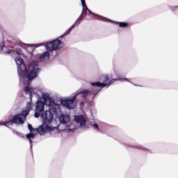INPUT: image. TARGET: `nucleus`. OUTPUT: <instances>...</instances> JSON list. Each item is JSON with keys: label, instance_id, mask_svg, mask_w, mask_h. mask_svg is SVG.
<instances>
[{"label": "nucleus", "instance_id": "412c9836", "mask_svg": "<svg viewBox=\"0 0 178 178\" xmlns=\"http://www.w3.org/2000/svg\"><path fill=\"white\" fill-rule=\"evenodd\" d=\"M170 10H172V12H175V10H177L178 6H170Z\"/></svg>", "mask_w": 178, "mask_h": 178}, {"label": "nucleus", "instance_id": "393cba45", "mask_svg": "<svg viewBox=\"0 0 178 178\" xmlns=\"http://www.w3.org/2000/svg\"><path fill=\"white\" fill-rule=\"evenodd\" d=\"M100 17H102L103 19H104V20H108V22H113V21H112L111 19H108V18H105V17H101V16H100Z\"/></svg>", "mask_w": 178, "mask_h": 178}, {"label": "nucleus", "instance_id": "9b49d317", "mask_svg": "<svg viewBox=\"0 0 178 178\" xmlns=\"http://www.w3.org/2000/svg\"><path fill=\"white\" fill-rule=\"evenodd\" d=\"M24 92L29 95V98L31 101V99H33V97L40 98V95H38V94L39 92H41V91L37 88H31L29 86L24 88Z\"/></svg>", "mask_w": 178, "mask_h": 178}, {"label": "nucleus", "instance_id": "f8f14e48", "mask_svg": "<svg viewBox=\"0 0 178 178\" xmlns=\"http://www.w3.org/2000/svg\"><path fill=\"white\" fill-rule=\"evenodd\" d=\"M45 108V104L44 102L38 101L36 102L35 110V118H40L41 116V112H44Z\"/></svg>", "mask_w": 178, "mask_h": 178}, {"label": "nucleus", "instance_id": "f257e3e1", "mask_svg": "<svg viewBox=\"0 0 178 178\" xmlns=\"http://www.w3.org/2000/svg\"><path fill=\"white\" fill-rule=\"evenodd\" d=\"M17 65V73L22 79H27L29 81H31L38 76V73L41 72L38 61H32L28 67H26L24 60L20 56L15 58Z\"/></svg>", "mask_w": 178, "mask_h": 178}, {"label": "nucleus", "instance_id": "f3484780", "mask_svg": "<svg viewBox=\"0 0 178 178\" xmlns=\"http://www.w3.org/2000/svg\"><path fill=\"white\" fill-rule=\"evenodd\" d=\"M81 5L83 6V8H84V6H85L86 10H88V12H89V13L90 15H95V16H97V14L92 13V11L90 10V9H88V7H87V5L86 4V0H81Z\"/></svg>", "mask_w": 178, "mask_h": 178}, {"label": "nucleus", "instance_id": "a211bd4d", "mask_svg": "<svg viewBox=\"0 0 178 178\" xmlns=\"http://www.w3.org/2000/svg\"><path fill=\"white\" fill-rule=\"evenodd\" d=\"M31 109H33V104L31 103V102H30L26 104V110L22 111V112H28V115H29Z\"/></svg>", "mask_w": 178, "mask_h": 178}, {"label": "nucleus", "instance_id": "6e6552de", "mask_svg": "<svg viewBox=\"0 0 178 178\" xmlns=\"http://www.w3.org/2000/svg\"><path fill=\"white\" fill-rule=\"evenodd\" d=\"M28 129L31 133H33L35 130L38 133H39L40 136H44L45 133H47V131H52L54 130V127H49V125L47 124H43L42 125L40 126V127L37 128L36 129L33 128V126L30 124H28Z\"/></svg>", "mask_w": 178, "mask_h": 178}, {"label": "nucleus", "instance_id": "9d476101", "mask_svg": "<svg viewBox=\"0 0 178 178\" xmlns=\"http://www.w3.org/2000/svg\"><path fill=\"white\" fill-rule=\"evenodd\" d=\"M59 109H57L56 111H54L49 108V110L44 111L41 114L43 122H44V123H51L54 120V115H56Z\"/></svg>", "mask_w": 178, "mask_h": 178}, {"label": "nucleus", "instance_id": "1a4fd4ad", "mask_svg": "<svg viewBox=\"0 0 178 178\" xmlns=\"http://www.w3.org/2000/svg\"><path fill=\"white\" fill-rule=\"evenodd\" d=\"M42 98L44 102L49 101V108L54 112H56L57 109H60V106L58 104L55 103L52 99V97L49 95V93H42Z\"/></svg>", "mask_w": 178, "mask_h": 178}, {"label": "nucleus", "instance_id": "cd10ccee", "mask_svg": "<svg viewBox=\"0 0 178 178\" xmlns=\"http://www.w3.org/2000/svg\"><path fill=\"white\" fill-rule=\"evenodd\" d=\"M68 130H69V131H72V129H69Z\"/></svg>", "mask_w": 178, "mask_h": 178}, {"label": "nucleus", "instance_id": "39448f33", "mask_svg": "<svg viewBox=\"0 0 178 178\" xmlns=\"http://www.w3.org/2000/svg\"><path fill=\"white\" fill-rule=\"evenodd\" d=\"M29 115V111H22L21 113L16 114L13 117V118L8 121L4 122L3 126L8 127V129H12L9 126L12 124H23L26 121V118Z\"/></svg>", "mask_w": 178, "mask_h": 178}, {"label": "nucleus", "instance_id": "423d86ee", "mask_svg": "<svg viewBox=\"0 0 178 178\" xmlns=\"http://www.w3.org/2000/svg\"><path fill=\"white\" fill-rule=\"evenodd\" d=\"M0 49L4 54V55L10 54L11 56L22 55L21 49H17V50H10L8 49V47H5V38L3 36L0 37ZM5 49H7V51Z\"/></svg>", "mask_w": 178, "mask_h": 178}, {"label": "nucleus", "instance_id": "0eeeda50", "mask_svg": "<svg viewBox=\"0 0 178 178\" xmlns=\"http://www.w3.org/2000/svg\"><path fill=\"white\" fill-rule=\"evenodd\" d=\"M115 81H128L129 83H133V82L130 81V80L129 79H127V78H120V77H118L117 79H111L107 83H101L99 81L92 82L90 83V86H92V87H97V88H104V87H107L108 88V87H111V86H112V84H113L115 83Z\"/></svg>", "mask_w": 178, "mask_h": 178}, {"label": "nucleus", "instance_id": "7ed1b4c3", "mask_svg": "<svg viewBox=\"0 0 178 178\" xmlns=\"http://www.w3.org/2000/svg\"><path fill=\"white\" fill-rule=\"evenodd\" d=\"M83 15H87L86 13H84V8H82L81 14L79 17V18L76 20V22L69 28L65 33H63L62 35L58 37V38L52 40L51 42L47 44V48L49 49H56L62 44V41L60 40L61 38H63L65 35H67L70 34V32L72 30H73L74 27H76L79 25H80V23H81V21L83 20Z\"/></svg>", "mask_w": 178, "mask_h": 178}, {"label": "nucleus", "instance_id": "4468645a", "mask_svg": "<svg viewBox=\"0 0 178 178\" xmlns=\"http://www.w3.org/2000/svg\"><path fill=\"white\" fill-rule=\"evenodd\" d=\"M59 120L60 124H67V123H69V122H70V117L67 115H61L59 117Z\"/></svg>", "mask_w": 178, "mask_h": 178}, {"label": "nucleus", "instance_id": "f03ea898", "mask_svg": "<svg viewBox=\"0 0 178 178\" xmlns=\"http://www.w3.org/2000/svg\"><path fill=\"white\" fill-rule=\"evenodd\" d=\"M99 91H101V89L90 88L88 90H83L80 92H77L72 97L60 99V104L67 109H74V108L77 106V100H76V98L78 95L83 94V98H86L88 95H90L92 96V99H94Z\"/></svg>", "mask_w": 178, "mask_h": 178}, {"label": "nucleus", "instance_id": "aec40b11", "mask_svg": "<svg viewBox=\"0 0 178 178\" xmlns=\"http://www.w3.org/2000/svg\"><path fill=\"white\" fill-rule=\"evenodd\" d=\"M100 80L106 82L109 81V74H103L101 76Z\"/></svg>", "mask_w": 178, "mask_h": 178}, {"label": "nucleus", "instance_id": "4be33fe9", "mask_svg": "<svg viewBox=\"0 0 178 178\" xmlns=\"http://www.w3.org/2000/svg\"><path fill=\"white\" fill-rule=\"evenodd\" d=\"M93 127L95 128V129H97V130L98 131H99V127L97 125V124H93Z\"/></svg>", "mask_w": 178, "mask_h": 178}, {"label": "nucleus", "instance_id": "a878e982", "mask_svg": "<svg viewBox=\"0 0 178 178\" xmlns=\"http://www.w3.org/2000/svg\"><path fill=\"white\" fill-rule=\"evenodd\" d=\"M3 124H1V123H0V126H3Z\"/></svg>", "mask_w": 178, "mask_h": 178}, {"label": "nucleus", "instance_id": "ddd939ff", "mask_svg": "<svg viewBox=\"0 0 178 178\" xmlns=\"http://www.w3.org/2000/svg\"><path fill=\"white\" fill-rule=\"evenodd\" d=\"M74 120L76 123H79L81 127L86 126V123H87L84 115H75Z\"/></svg>", "mask_w": 178, "mask_h": 178}, {"label": "nucleus", "instance_id": "20e7f679", "mask_svg": "<svg viewBox=\"0 0 178 178\" xmlns=\"http://www.w3.org/2000/svg\"><path fill=\"white\" fill-rule=\"evenodd\" d=\"M49 42H52V40L45 43L26 44V45L29 48H38V47H45L47 51H44L43 54L40 55L39 60H40V62H47V60H49V58L51 57V54H49V52H54V51H56V49H60V48H62V47H63V42H61V44L56 49H49L48 47H47V45L49 44Z\"/></svg>", "mask_w": 178, "mask_h": 178}, {"label": "nucleus", "instance_id": "5701e85b", "mask_svg": "<svg viewBox=\"0 0 178 178\" xmlns=\"http://www.w3.org/2000/svg\"><path fill=\"white\" fill-rule=\"evenodd\" d=\"M10 129L12 130V132H13L14 134H17V131H16L15 129H13V128H11Z\"/></svg>", "mask_w": 178, "mask_h": 178}, {"label": "nucleus", "instance_id": "2eb2a0df", "mask_svg": "<svg viewBox=\"0 0 178 178\" xmlns=\"http://www.w3.org/2000/svg\"><path fill=\"white\" fill-rule=\"evenodd\" d=\"M26 137L29 141L31 152H32L33 151V140H31V138L32 139L35 138V134H34L33 133H29L26 135Z\"/></svg>", "mask_w": 178, "mask_h": 178}, {"label": "nucleus", "instance_id": "bb28decb", "mask_svg": "<svg viewBox=\"0 0 178 178\" xmlns=\"http://www.w3.org/2000/svg\"><path fill=\"white\" fill-rule=\"evenodd\" d=\"M134 86H138V85H136V84H134Z\"/></svg>", "mask_w": 178, "mask_h": 178}, {"label": "nucleus", "instance_id": "dca6fc26", "mask_svg": "<svg viewBox=\"0 0 178 178\" xmlns=\"http://www.w3.org/2000/svg\"><path fill=\"white\" fill-rule=\"evenodd\" d=\"M130 147H131L132 148H136L137 149H142V151L147 152V154H148V153L151 154V150H149L145 147H143V145H136V146H130Z\"/></svg>", "mask_w": 178, "mask_h": 178}, {"label": "nucleus", "instance_id": "b1692460", "mask_svg": "<svg viewBox=\"0 0 178 178\" xmlns=\"http://www.w3.org/2000/svg\"><path fill=\"white\" fill-rule=\"evenodd\" d=\"M17 136H18V137H23V134H22L19 132H17V134H15Z\"/></svg>", "mask_w": 178, "mask_h": 178}, {"label": "nucleus", "instance_id": "6ab92c4d", "mask_svg": "<svg viewBox=\"0 0 178 178\" xmlns=\"http://www.w3.org/2000/svg\"><path fill=\"white\" fill-rule=\"evenodd\" d=\"M113 23H115V24H118L119 27L121 28H126L127 26H129V24L127 22H118L113 21Z\"/></svg>", "mask_w": 178, "mask_h": 178}]
</instances>
